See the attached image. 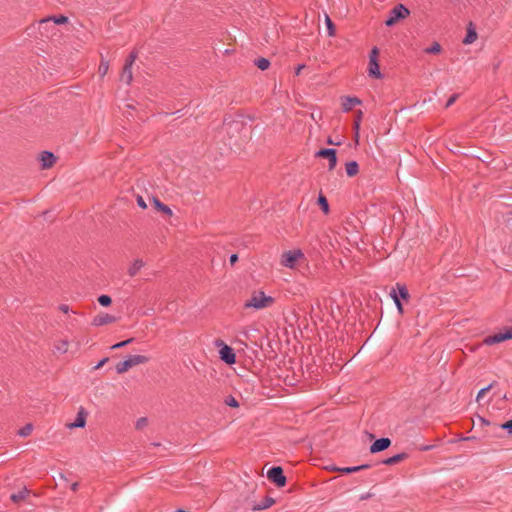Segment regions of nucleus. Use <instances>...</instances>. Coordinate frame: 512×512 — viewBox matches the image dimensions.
I'll list each match as a JSON object with an SVG mask.
<instances>
[{
    "label": "nucleus",
    "instance_id": "nucleus-43",
    "mask_svg": "<svg viewBox=\"0 0 512 512\" xmlns=\"http://www.w3.org/2000/svg\"><path fill=\"white\" fill-rule=\"evenodd\" d=\"M50 27L52 28V25H47V26H45V28H41L39 26V30H40L42 35L49 36V33H50L49 29H50Z\"/></svg>",
    "mask_w": 512,
    "mask_h": 512
},
{
    "label": "nucleus",
    "instance_id": "nucleus-41",
    "mask_svg": "<svg viewBox=\"0 0 512 512\" xmlns=\"http://www.w3.org/2000/svg\"><path fill=\"white\" fill-rule=\"evenodd\" d=\"M378 55H379V50L377 47H373L371 52H370V55H369V60H378Z\"/></svg>",
    "mask_w": 512,
    "mask_h": 512
},
{
    "label": "nucleus",
    "instance_id": "nucleus-38",
    "mask_svg": "<svg viewBox=\"0 0 512 512\" xmlns=\"http://www.w3.org/2000/svg\"><path fill=\"white\" fill-rule=\"evenodd\" d=\"M108 69H109V64H108V62H103V61H102V62L100 63V65H99V73H100V75H101V76H104V75L107 73Z\"/></svg>",
    "mask_w": 512,
    "mask_h": 512
},
{
    "label": "nucleus",
    "instance_id": "nucleus-34",
    "mask_svg": "<svg viewBox=\"0 0 512 512\" xmlns=\"http://www.w3.org/2000/svg\"><path fill=\"white\" fill-rule=\"evenodd\" d=\"M492 387H493V384H489L488 386H486V387L482 388V389L478 392V394H477V396H476V401H477V402H480V401H481V399L483 398V396L485 395V393H486V392H488Z\"/></svg>",
    "mask_w": 512,
    "mask_h": 512
},
{
    "label": "nucleus",
    "instance_id": "nucleus-40",
    "mask_svg": "<svg viewBox=\"0 0 512 512\" xmlns=\"http://www.w3.org/2000/svg\"><path fill=\"white\" fill-rule=\"evenodd\" d=\"M500 428L506 430L509 434H512V419L500 425Z\"/></svg>",
    "mask_w": 512,
    "mask_h": 512
},
{
    "label": "nucleus",
    "instance_id": "nucleus-37",
    "mask_svg": "<svg viewBox=\"0 0 512 512\" xmlns=\"http://www.w3.org/2000/svg\"><path fill=\"white\" fill-rule=\"evenodd\" d=\"M133 341H134L133 338H129L127 340H124L122 342L114 344L111 348L112 349H119V348L125 347L126 345L132 343Z\"/></svg>",
    "mask_w": 512,
    "mask_h": 512
},
{
    "label": "nucleus",
    "instance_id": "nucleus-25",
    "mask_svg": "<svg viewBox=\"0 0 512 512\" xmlns=\"http://www.w3.org/2000/svg\"><path fill=\"white\" fill-rule=\"evenodd\" d=\"M153 202L155 204V207L163 212L164 214L168 215V216H171L172 215V210L165 204H163L159 199L157 198H154L153 199Z\"/></svg>",
    "mask_w": 512,
    "mask_h": 512
},
{
    "label": "nucleus",
    "instance_id": "nucleus-51",
    "mask_svg": "<svg viewBox=\"0 0 512 512\" xmlns=\"http://www.w3.org/2000/svg\"><path fill=\"white\" fill-rule=\"evenodd\" d=\"M361 119H362V111H361V110H359V111L357 112V117H356V119H355V120H359V123H360V122H361Z\"/></svg>",
    "mask_w": 512,
    "mask_h": 512
},
{
    "label": "nucleus",
    "instance_id": "nucleus-21",
    "mask_svg": "<svg viewBox=\"0 0 512 512\" xmlns=\"http://www.w3.org/2000/svg\"><path fill=\"white\" fill-rule=\"evenodd\" d=\"M144 267V262L141 259H136L129 267L128 274L133 277Z\"/></svg>",
    "mask_w": 512,
    "mask_h": 512
},
{
    "label": "nucleus",
    "instance_id": "nucleus-33",
    "mask_svg": "<svg viewBox=\"0 0 512 512\" xmlns=\"http://www.w3.org/2000/svg\"><path fill=\"white\" fill-rule=\"evenodd\" d=\"M98 302L102 306H109L111 304L112 300H111L110 296H108V295H101L98 298Z\"/></svg>",
    "mask_w": 512,
    "mask_h": 512
},
{
    "label": "nucleus",
    "instance_id": "nucleus-42",
    "mask_svg": "<svg viewBox=\"0 0 512 512\" xmlns=\"http://www.w3.org/2000/svg\"><path fill=\"white\" fill-rule=\"evenodd\" d=\"M458 97H459V94H457V93H456V94H453V95H452V96L447 100L445 107H446V108H449L450 106H452V105L455 103V101L458 99Z\"/></svg>",
    "mask_w": 512,
    "mask_h": 512
},
{
    "label": "nucleus",
    "instance_id": "nucleus-7",
    "mask_svg": "<svg viewBox=\"0 0 512 512\" xmlns=\"http://www.w3.org/2000/svg\"><path fill=\"white\" fill-rule=\"evenodd\" d=\"M317 157L326 158L329 161V170H333L337 164L336 150L333 148L320 149L316 152Z\"/></svg>",
    "mask_w": 512,
    "mask_h": 512
},
{
    "label": "nucleus",
    "instance_id": "nucleus-31",
    "mask_svg": "<svg viewBox=\"0 0 512 512\" xmlns=\"http://www.w3.org/2000/svg\"><path fill=\"white\" fill-rule=\"evenodd\" d=\"M318 204L320 205L321 209L323 210V212L325 214H327L329 212V205H328V201L325 196L319 195Z\"/></svg>",
    "mask_w": 512,
    "mask_h": 512
},
{
    "label": "nucleus",
    "instance_id": "nucleus-36",
    "mask_svg": "<svg viewBox=\"0 0 512 512\" xmlns=\"http://www.w3.org/2000/svg\"><path fill=\"white\" fill-rule=\"evenodd\" d=\"M137 58V53L135 51H132L128 58L126 59L125 65L132 67L133 63L135 62Z\"/></svg>",
    "mask_w": 512,
    "mask_h": 512
},
{
    "label": "nucleus",
    "instance_id": "nucleus-9",
    "mask_svg": "<svg viewBox=\"0 0 512 512\" xmlns=\"http://www.w3.org/2000/svg\"><path fill=\"white\" fill-rule=\"evenodd\" d=\"M68 21V18L66 16L60 15V16H53L48 17L40 20V27L45 28L47 25H52V29H55L56 24H64Z\"/></svg>",
    "mask_w": 512,
    "mask_h": 512
},
{
    "label": "nucleus",
    "instance_id": "nucleus-24",
    "mask_svg": "<svg viewBox=\"0 0 512 512\" xmlns=\"http://www.w3.org/2000/svg\"><path fill=\"white\" fill-rule=\"evenodd\" d=\"M274 499L271 498V497H266L261 503L255 505L253 507V510L254 511H259V510H264V509H267L269 508L270 506H272L274 504Z\"/></svg>",
    "mask_w": 512,
    "mask_h": 512
},
{
    "label": "nucleus",
    "instance_id": "nucleus-13",
    "mask_svg": "<svg viewBox=\"0 0 512 512\" xmlns=\"http://www.w3.org/2000/svg\"><path fill=\"white\" fill-rule=\"evenodd\" d=\"M361 100L357 97H344L342 101V109L344 112L352 110L355 106L360 105Z\"/></svg>",
    "mask_w": 512,
    "mask_h": 512
},
{
    "label": "nucleus",
    "instance_id": "nucleus-46",
    "mask_svg": "<svg viewBox=\"0 0 512 512\" xmlns=\"http://www.w3.org/2000/svg\"><path fill=\"white\" fill-rule=\"evenodd\" d=\"M238 260V255L237 254H232L229 258V261L231 263V265H234Z\"/></svg>",
    "mask_w": 512,
    "mask_h": 512
},
{
    "label": "nucleus",
    "instance_id": "nucleus-8",
    "mask_svg": "<svg viewBox=\"0 0 512 512\" xmlns=\"http://www.w3.org/2000/svg\"><path fill=\"white\" fill-rule=\"evenodd\" d=\"M221 349L219 350L220 359L227 364H234L236 362V355L231 347L221 342Z\"/></svg>",
    "mask_w": 512,
    "mask_h": 512
},
{
    "label": "nucleus",
    "instance_id": "nucleus-4",
    "mask_svg": "<svg viewBox=\"0 0 512 512\" xmlns=\"http://www.w3.org/2000/svg\"><path fill=\"white\" fill-rule=\"evenodd\" d=\"M409 15V10L402 4L396 5L391 11L388 19L385 21L387 26L394 25L398 20L404 19Z\"/></svg>",
    "mask_w": 512,
    "mask_h": 512
},
{
    "label": "nucleus",
    "instance_id": "nucleus-50",
    "mask_svg": "<svg viewBox=\"0 0 512 512\" xmlns=\"http://www.w3.org/2000/svg\"><path fill=\"white\" fill-rule=\"evenodd\" d=\"M78 486H79V484L77 482H74V483L71 484L70 488H71L72 491L75 492V491H77Z\"/></svg>",
    "mask_w": 512,
    "mask_h": 512
},
{
    "label": "nucleus",
    "instance_id": "nucleus-6",
    "mask_svg": "<svg viewBox=\"0 0 512 512\" xmlns=\"http://www.w3.org/2000/svg\"><path fill=\"white\" fill-rule=\"evenodd\" d=\"M267 477L278 487H283L286 484V477L284 475L283 469L280 466H274L270 468L267 472Z\"/></svg>",
    "mask_w": 512,
    "mask_h": 512
},
{
    "label": "nucleus",
    "instance_id": "nucleus-44",
    "mask_svg": "<svg viewBox=\"0 0 512 512\" xmlns=\"http://www.w3.org/2000/svg\"><path fill=\"white\" fill-rule=\"evenodd\" d=\"M137 204H138L141 208H143V209H145V208L147 207V205H146V203H145L144 199H143L141 196H138V198H137Z\"/></svg>",
    "mask_w": 512,
    "mask_h": 512
},
{
    "label": "nucleus",
    "instance_id": "nucleus-47",
    "mask_svg": "<svg viewBox=\"0 0 512 512\" xmlns=\"http://www.w3.org/2000/svg\"><path fill=\"white\" fill-rule=\"evenodd\" d=\"M305 68V65L304 64H300L296 67L295 69V74L298 76L300 75L301 71Z\"/></svg>",
    "mask_w": 512,
    "mask_h": 512
},
{
    "label": "nucleus",
    "instance_id": "nucleus-30",
    "mask_svg": "<svg viewBox=\"0 0 512 512\" xmlns=\"http://www.w3.org/2000/svg\"><path fill=\"white\" fill-rule=\"evenodd\" d=\"M424 51L427 54H438L441 52V45L438 42H434L430 47H427Z\"/></svg>",
    "mask_w": 512,
    "mask_h": 512
},
{
    "label": "nucleus",
    "instance_id": "nucleus-27",
    "mask_svg": "<svg viewBox=\"0 0 512 512\" xmlns=\"http://www.w3.org/2000/svg\"><path fill=\"white\" fill-rule=\"evenodd\" d=\"M55 350L59 353H66L68 351V341L63 339L55 343Z\"/></svg>",
    "mask_w": 512,
    "mask_h": 512
},
{
    "label": "nucleus",
    "instance_id": "nucleus-14",
    "mask_svg": "<svg viewBox=\"0 0 512 512\" xmlns=\"http://www.w3.org/2000/svg\"><path fill=\"white\" fill-rule=\"evenodd\" d=\"M85 424H86V413L84 412L83 409H80L79 412L77 413L75 421L68 424L67 426L70 429L83 428L85 426Z\"/></svg>",
    "mask_w": 512,
    "mask_h": 512
},
{
    "label": "nucleus",
    "instance_id": "nucleus-12",
    "mask_svg": "<svg viewBox=\"0 0 512 512\" xmlns=\"http://www.w3.org/2000/svg\"><path fill=\"white\" fill-rule=\"evenodd\" d=\"M55 156L49 151H43L40 156V162L43 169L50 168L55 162Z\"/></svg>",
    "mask_w": 512,
    "mask_h": 512
},
{
    "label": "nucleus",
    "instance_id": "nucleus-35",
    "mask_svg": "<svg viewBox=\"0 0 512 512\" xmlns=\"http://www.w3.org/2000/svg\"><path fill=\"white\" fill-rule=\"evenodd\" d=\"M147 424H148V419H147V418H145V417H141V418H139V419L136 421L135 426H136V429L141 430V429H143L144 427H146V426H147Z\"/></svg>",
    "mask_w": 512,
    "mask_h": 512
},
{
    "label": "nucleus",
    "instance_id": "nucleus-3",
    "mask_svg": "<svg viewBox=\"0 0 512 512\" xmlns=\"http://www.w3.org/2000/svg\"><path fill=\"white\" fill-rule=\"evenodd\" d=\"M303 258L304 254L300 249L289 250L282 254L280 263L286 268L294 269L296 262Z\"/></svg>",
    "mask_w": 512,
    "mask_h": 512
},
{
    "label": "nucleus",
    "instance_id": "nucleus-17",
    "mask_svg": "<svg viewBox=\"0 0 512 512\" xmlns=\"http://www.w3.org/2000/svg\"><path fill=\"white\" fill-rule=\"evenodd\" d=\"M407 458H408V454L403 452V453H399L392 457H388V458L384 459L382 461V463L385 465H394V464H397Z\"/></svg>",
    "mask_w": 512,
    "mask_h": 512
},
{
    "label": "nucleus",
    "instance_id": "nucleus-22",
    "mask_svg": "<svg viewBox=\"0 0 512 512\" xmlns=\"http://www.w3.org/2000/svg\"><path fill=\"white\" fill-rule=\"evenodd\" d=\"M30 491L24 487L23 489H21L20 491H18L17 493H13L11 496H10V499L14 502V503H18L20 502L21 500L25 499L28 495H29Z\"/></svg>",
    "mask_w": 512,
    "mask_h": 512
},
{
    "label": "nucleus",
    "instance_id": "nucleus-15",
    "mask_svg": "<svg viewBox=\"0 0 512 512\" xmlns=\"http://www.w3.org/2000/svg\"><path fill=\"white\" fill-rule=\"evenodd\" d=\"M369 76L380 79L382 74L380 72L378 60H369V68H368Z\"/></svg>",
    "mask_w": 512,
    "mask_h": 512
},
{
    "label": "nucleus",
    "instance_id": "nucleus-11",
    "mask_svg": "<svg viewBox=\"0 0 512 512\" xmlns=\"http://www.w3.org/2000/svg\"><path fill=\"white\" fill-rule=\"evenodd\" d=\"M116 318L112 315H109L107 313H101L97 316H95L92 320L93 326H103L112 322H115Z\"/></svg>",
    "mask_w": 512,
    "mask_h": 512
},
{
    "label": "nucleus",
    "instance_id": "nucleus-2",
    "mask_svg": "<svg viewBox=\"0 0 512 512\" xmlns=\"http://www.w3.org/2000/svg\"><path fill=\"white\" fill-rule=\"evenodd\" d=\"M149 361V357L144 355H130L127 357L124 361L119 362L116 365V372L118 374H123L127 372L130 368L139 365L144 364Z\"/></svg>",
    "mask_w": 512,
    "mask_h": 512
},
{
    "label": "nucleus",
    "instance_id": "nucleus-20",
    "mask_svg": "<svg viewBox=\"0 0 512 512\" xmlns=\"http://www.w3.org/2000/svg\"><path fill=\"white\" fill-rule=\"evenodd\" d=\"M120 79L122 82L130 84L133 79L132 67L124 65Z\"/></svg>",
    "mask_w": 512,
    "mask_h": 512
},
{
    "label": "nucleus",
    "instance_id": "nucleus-32",
    "mask_svg": "<svg viewBox=\"0 0 512 512\" xmlns=\"http://www.w3.org/2000/svg\"><path fill=\"white\" fill-rule=\"evenodd\" d=\"M33 430L32 424L28 423L18 431V435L21 437H27Z\"/></svg>",
    "mask_w": 512,
    "mask_h": 512
},
{
    "label": "nucleus",
    "instance_id": "nucleus-28",
    "mask_svg": "<svg viewBox=\"0 0 512 512\" xmlns=\"http://www.w3.org/2000/svg\"><path fill=\"white\" fill-rule=\"evenodd\" d=\"M390 297L393 299L396 307H397V310L400 314L403 313V306H402V303H401V300H399V296H396V290L395 289H392L391 292H390Z\"/></svg>",
    "mask_w": 512,
    "mask_h": 512
},
{
    "label": "nucleus",
    "instance_id": "nucleus-10",
    "mask_svg": "<svg viewBox=\"0 0 512 512\" xmlns=\"http://www.w3.org/2000/svg\"><path fill=\"white\" fill-rule=\"evenodd\" d=\"M390 445H391V440L389 438L383 437V438L377 439L370 446V452L378 453V452L384 451L385 449L389 448Z\"/></svg>",
    "mask_w": 512,
    "mask_h": 512
},
{
    "label": "nucleus",
    "instance_id": "nucleus-26",
    "mask_svg": "<svg viewBox=\"0 0 512 512\" xmlns=\"http://www.w3.org/2000/svg\"><path fill=\"white\" fill-rule=\"evenodd\" d=\"M325 24L328 36L333 37L335 35V26L328 14H325Z\"/></svg>",
    "mask_w": 512,
    "mask_h": 512
},
{
    "label": "nucleus",
    "instance_id": "nucleus-19",
    "mask_svg": "<svg viewBox=\"0 0 512 512\" xmlns=\"http://www.w3.org/2000/svg\"><path fill=\"white\" fill-rule=\"evenodd\" d=\"M369 467H370L369 464H362V465H359V466L335 468V470H337L339 472H342V473H345V474H350V473H354V472H358V471L367 469Z\"/></svg>",
    "mask_w": 512,
    "mask_h": 512
},
{
    "label": "nucleus",
    "instance_id": "nucleus-48",
    "mask_svg": "<svg viewBox=\"0 0 512 512\" xmlns=\"http://www.w3.org/2000/svg\"><path fill=\"white\" fill-rule=\"evenodd\" d=\"M59 309L63 312V313H68L69 312V306L66 305V304H62L59 306Z\"/></svg>",
    "mask_w": 512,
    "mask_h": 512
},
{
    "label": "nucleus",
    "instance_id": "nucleus-16",
    "mask_svg": "<svg viewBox=\"0 0 512 512\" xmlns=\"http://www.w3.org/2000/svg\"><path fill=\"white\" fill-rule=\"evenodd\" d=\"M396 290V296H399V300H405L407 301L410 298L409 291L406 287V285L401 283H396V286L394 288Z\"/></svg>",
    "mask_w": 512,
    "mask_h": 512
},
{
    "label": "nucleus",
    "instance_id": "nucleus-1",
    "mask_svg": "<svg viewBox=\"0 0 512 512\" xmlns=\"http://www.w3.org/2000/svg\"><path fill=\"white\" fill-rule=\"evenodd\" d=\"M273 297L266 295L263 291H253L251 297L244 303L245 308L261 310L274 304Z\"/></svg>",
    "mask_w": 512,
    "mask_h": 512
},
{
    "label": "nucleus",
    "instance_id": "nucleus-23",
    "mask_svg": "<svg viewBox=\"0 0 512 512\" xmlns=\"http://www.w3.org/2000/svg\"><path fill=\"white\" fill-rule=\"evenodd\" d=\"M346 173L349 177L355 176L359 171V165L356 161H350L345 166Z\"/></svg>",
    "mask_w": 512,
    "mask_h": 512
},
{
    "label": "nucleus",
    "instance_id": "nucleus-18",
    "mask_svg": "<svg viewBox=\"0 0 512 512\" xmlns=\"http://www.w3.org/2000/svg\"><path fill=\"white\" fill-rule=\"evenodd\" d=\"M476 39H477V33H476L473 25L470 24L469 27L467 28V34H466L465 38L463 39V43L465 45H469V44H472Z\"/></svg>",
    "mask_w": 512,
    "mask_h": 512
},
{
    "label": "nucleus",
    "instance_id": "nucleus-29",
    "mask_svg": "<svg viewBox=\"0 0 512 512\" xmlns=\"http://www.w3.org/2000/svg\"><path fill=\"white\" fill-rule=\"evenodd\" d=\"M255 65L262 71L266 70L270 66V62L266 58H259L255 61Z\"/></svg>",
    "mask_w": 512,
    "mask_h": 512
},
{
    "label": "nucleus",
    "instance_id": "nucleus-49",
    "mask_svg": "<svg viewBox=\"0 0 512 512\" xmlns=\"http://www.w3.org/2000/svg\"><path fill=\"white\" fill-rule=\"evenodd\" d=\"M107 361V358L102 359L96 366L95 369H99L104 365V363Z\"/></svg>",
    "mask_w": 512,
    "mask_h": 512
},
{
    "label": "nucleus",
    "instance_id": "nucleus-45",
    "mask_svg": "<svg viewBox=\"0 0 512 512\" xmlns=\"http://www.w3.org/2000/svg\"><path fill=\"white\" fill-rule=\"evenodd\" d=\"M359 128H360L359 120H355L354 121V129L356 131V134H355L356 141H358V131H359Z\"/></svg>",
    "mask_w": 512,
    "mask_h": 512
},
{
    "label": "nucleus",
    "instance_id": "nucleus-52",
    "mask_svg": "<svg viewBox=\"0 0 512 512\" xmlns=\"http://www.w3.org/2000/svg\"><path fill=\"white\" fill-rule=\"evenodd\" d=\"M479 421L484 424V425H489V421H487L485 418L483 417H479Z\"/></svg>",
    "mask_w": 512,
    "mask_h": 512
},
{
    "label": "nucleus",
    "instance_id": "nucleus-5",
    "mask_svg": "<svg viewBox=\"0 0 512 512\" xmlns=\"http://www.w3.org/2000/svg\"><path fill=\"white\" fill-rule=\"evenodd\" d=\"M509 339H512V326L504 329V331L487 336L484 339V343L486 345H494Z\"/></svg>",
    "mask_w": 512,
    "mask_h": 512
},
{
    "label": "nucleus",
    "instance_id": "nucleus-39",
    "mask_svg": "<svg viewBox=\"0 0 512 512\" xmlns=\"http://www.w3.org/2000/svg\"><path fill=\"white\" fill-rule=\"evenodd\" d=\"M225 403L230 407H238L239 406L238 401L232 396L227 397V399L225 400Z\"/></svg>",
    "mask_w": 512,
    "mask_h": 512
},
{
    "label": "nucleus",
    "instance_id": "nucleus-53",
    "mask_svg": "<svg viewBox=\"0 0 512 512\" xmlns=\"http://www.w3.org/2000/svg\"><path fill=\"white\" fill-rule=\"evenodd\" d=\"M432 448L431 445H428V446H425L422 448L423 451H427V450H430Z\"/></svg>",
    "mask_w": 512,
    "mask_h": 512
}]
</instances>
